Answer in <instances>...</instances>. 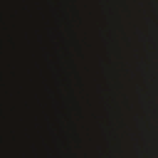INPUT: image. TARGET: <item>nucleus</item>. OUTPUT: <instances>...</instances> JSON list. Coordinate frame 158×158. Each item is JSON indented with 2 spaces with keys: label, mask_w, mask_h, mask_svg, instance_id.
Returning <instances> with one entry per match:
<instances>
[{
  "label": "nucleus",
  "mask_w": 158,
  "mask_h": 158,
  "mask_svg": "<svg viewBox=\"0 0 158 158\" xmlns=\"http://www.w3.org/2000/svg\"><path fill=\"white\" fill-rule=\"evenodd\" d=\"M6 53L7 57L8 60L7 66L8 68L11 66V65L9 63L10 58L11 51L10 46L11 44H14L13 38L10 35H8L6 37Z\"/></svg>",
  "instance_id": "nucleus-1"
},
{
  "label": "nucleus",
  "mask_w": 158,
  "mask_h": 158,
  "mask_svg": "<svg viewBox=\"0 0 158 158\" xmlns=\"http://www.w3.org/2000/svg\"><path fill=\"white\" fill-rule=\"evenodd\" d=\"M63 30L60 29H3L2 26V0H1V30Z\"/></svg>",
  "instance_id": "nucleus-2"
},
{
  "label": "nucleus",
  "mask_w": 158,
  "mask_h": 158,
  "mask_svg": "<svg viewBox=\"0 0 158 158\" xmlns=\"http://www.w3.org/2000/svg\"><path fill=\"white\" fill-rule=\"evenodd\" d=\"M6 21L8 23H11L16 21L14 15L8 13L6 17Z\"/></svg>",
  "instance_id": "nucleus-3"
},
{
  "label": "nucleus",
  "mask_w": 158,
  "mask_h": 158,
  "mask_svg": "<svg viewBox=\"0 0 158 158\" xmlns=\"http://www.w3.org/2000/svg\"><path fill=\"white\" fill-rule=\"evenodd\" d=\"M10 150H9V145L8 143V153L7 157L8 158H10Z\"/></svg>",
  "instance_id": "nucleus-4"
},
{
  "label": "nucleus",
  "mask_w": 158,
  "mask_h": 158,
  "mask_svg": "<svg viewBox=\"0 0 158 158\" xmlns=\"http://www.w3.org/2000/svg\"><path fill=\"white\" fill-rule=\"evenodd\" d=\"M147 21H150H150H152L150 19H149V18L147 19Z\"/></svg>",
  "instance_id": "nucleus-5"
},
{
  "label": "nucleus",
  "mask_w": 158,
  "mask_h": 158,
  "mask_svg": "<svg viewBox=\"0 0 158 158\" xmlns=\"http://www.w3.org/2000/svg\"><path fill=\"white\" fill-rule=\"evenodd\" d=\"M6 94L8 95L9 94H10L9 91L8 90L6 91Z\"/></svg>",
  "instance_id": "nucleus-6"
},
{
  "label": "nucleus",
  "mask_w": 158,
  "mask_h": 158,
  "mask_svg": "<svg viewBox=\"0 0 158 158\" xmlns=\"http://www.w3.org/2000/svg\"><path fill=\"white\" fill-rule=\"evenodd\" d=\"M9 85H8H8H7V86H8V89H9Z\"/></svg>",
  "instance_id": "nucleus-7"
},
{
  "label": "nucleus",
  "mask_w": 158,
  "mask_h": 158,
  "mask_svg": "<svg viewBox=\"0 0 158 158\" xmlns=\"http://www.w3.org/2000/svg\"><path fill=\"white\" fill-rule=\"evenodd\" d=\"M9 123H8L7 124H8V128H9Z\"/></svg>",
  "instance_id": "nucleus-8"
},
{
  "label": "nucleus",
  "mask_w": 158,
  "mask_h": 158,
  "mask_svg": "<svg viewBox=\"0 0 158 158\" xmlns=\"http://www.w3.org/2000/svg\"><path fill=\"white\" fill-rule=\"evenodd\" d=\"M9 123H8L7 124H8V128H9Z\"/></svg>",
  "instance_id": "nucleus-9"
},
{
  "label": "nucleus",
  "mask_w": 158,
  "mask_h": 158,
  "mask_svg": "<svg viewBox=\"0 0 158 158\" xmlns=\"http://www.w3.org/2000/svg\"><path fill=\"white\" fill-rule=\"evenodd\" d=\"M79 19H80V20H81V18H79Z\"/></svg>",
  "instance_id": "nucleus-10"
},
{
  "label": "nucleus",
  "mask_w": 158,
  "mask_h": 158,
  "mask_svg": "<svg viewBox=\"0 0 158 158\" xmlns=\"http://www.w3.org/2000/svg\"><path fill=\"white\" fill-rule=\"evenodd\" d=\"M9 3V0H8V3H9Z\"/></svg>",
  "instance_id": "nucleus-11"
},
{
  "label": "nucleus",
  "mask_w": 158,
  "mask_h": 158,
  "mask_svg": "<svg viewBox=\"0 0 158 158\" xmlns=\"http://www.w3.org/2000/svg\"><path fill=\"white\" fill-rule=\"evenodd\" d=\"M7 102H8V105H9V103L8 101H7Z\"/></svg>",
  "instance_id": "nucleus-12"
},
{
  "label": "nucleus",
  "mask_w": 158,
  "mask_h": 158,
  "mask_svg": "<svg viewBox=\"0 0 158 158\" xmlns=\"http://www.w3.org/2000/svg\"><path fill=\"white\" fill-rule=\"evenodd\" d=\"M10 95L11 96H12V94H10Z\"/></svg>",
  "instance_id": "nucleus-13"
},
{
  "label": "nucleus",
  "mask_w": 158,
  "mask_h": 158,
  "mask_svg": "<svg viewBox=\"0 0 158 158\" xmlns=\"http://www.w3.org/2000/svg\"><path fill=\"white\" fill-rule=\"evenodd\" d=\"M8 84L9 85H10V84H9L8 83Z\"/></svg>",
  "instance_id": "nucleus-14"
}]
</instances>
